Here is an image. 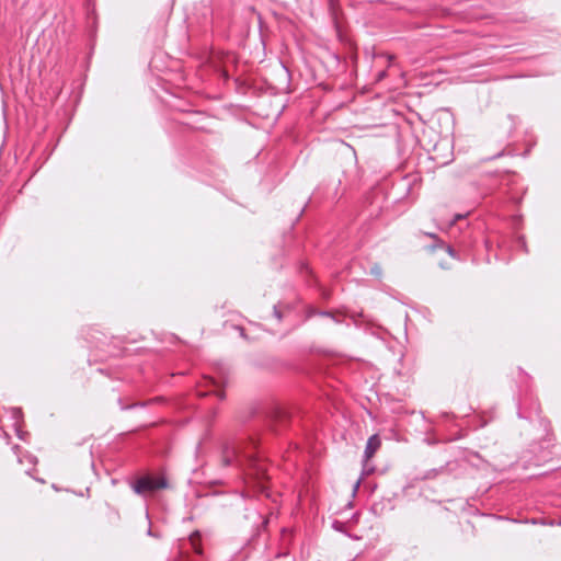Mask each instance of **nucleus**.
I'll list each match as a JSON object with an SVG mask.
<instances>
[{
    "instance_id": "1",
    "label": "nucleus",
    "mask_w": 561,
    "mask_h": 561,
    "mask_svg": "<svg viewBox=\"0 0 561 561\" xmlns=\"http://www.w3.org/2000/svg\"><path fill=\"white\" fill-rule=\"evenodd\" d=\"M426 261L432 267H449L453 261V252L443 241L435 247H426Z\"/></svg>"
},
{
    "instance_id": "2",
    "label": "nucleus",
    "mask_w": 561,
    "mask_h": 561,
    "mask_svg": "<svg viewBox=\"0 0 561 561\" xmlns=\"http://www.w3.org/2000/svg\"><path fill=\"white\" fill-rule=\"evenodd\" d=\"M165 486L167 481L164 478L144 477L136 482L135 491L137 493H145L149 491L164 489Z\"/></svg>"
},
{
    "instance_id": "3",
    "label": "nucleus",
    "mask_w": 561,
    "mask_h": 561,
    "mask_svg": "<svg viewBox=\"0 0 561 561\" xmlns=\"http://www.w3.org/2000/svg\"><path fill=\"white\" fill-rule=\"evenodd\" d=\"M380 447H381V439L377 434H375L368 438L366 447H365V453H364V467L368 471L371 470V469H368V462L375 456L377 450H379Z\"/></svg>"
},
{
    "instance_id": "4",
    "label": "nucleus",
    "mask_w": 561,
    "mask_h": 561,
    "mask_svg": "<svg viewBox=\"0 0 561 561\" xmlns=\"http://www.w3.org/2000/svg\"><path fill=\"white\" fill-rule=\"evenodd\" d=\"M439 146L442 147V151L443 152H437L435 154H432L430 157V159L433 160V161H437L440 164H446L449 161V157H450L449 148H448L446 142H437L434 146V151L435 152L437 151Z\"/></svg>"
},
{
    "instance_id": "5",
    "label": "nucleus",
    "mask_w": 561,
    "mask_h": 561,
    "mask_svg": "<svg viewBox=\"0 0 561 561\" xmlns=\"http://www.w3.org/2000/svg\"><path fill=\"white\" fill-rule=\"evenodd\" d=\"M190 545L192 549L202 554V543H201V534L198 531H194L188 538Z\"/></svg>"
},
{
    "instance_id": "6",
    "label": "nucleus",
    "mask_w": 561,
    "mask_h": 561,
    "mask_svg": "<svg viewBox=\"0 0 561 561\" xmlns=\"http://www.w3.org/2000/svg\"><path fill=\"white\" fill-rule=\"evenodd\" d=\"M370 273L377 277L381 276L382 275V267L381 265L379 264H375L371 270H370Z\"/></svg>"
},
{
    "instance_id": "7",
    "label": "nucleus",
    "mask_w": 561,
    "mask_h": 561,
    "mask_svg": "<svg viewBox=\"0 0 561 561\" xmlns=\"http://www.w3.org/2000/svg\"><path fill=\"white\" fill-rule=\"evenodd\" d=\"M216 396L219 398V399H224L225 398V393L224 391L219 390V391H216Z\"/></svg>"
},
{
    "instance_id": "8",
    "label": "nucleus",
    "mask_w": 561,
    "mask_h": 561,
    "mask_svg": "<svg viewBox=\"0 0 561 561\" xmlns=\"http://www.w3.org/2000/svg\"><path fill=\"white\" fill-rule=\"evenodd\" d=\"M229 463V460L227 458H225V465H228Z\"/></svg>"
}]
</instances>
